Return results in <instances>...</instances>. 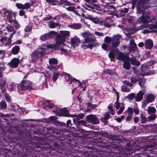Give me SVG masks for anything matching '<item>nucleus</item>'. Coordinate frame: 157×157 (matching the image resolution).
<instances>
[{
	"instance_id": "obj_47",
	"label": "nucleus",
	"mask_w": 157,
	"mask_h": 157,
	"mask_svg": "<svg viewBox=\"0 0 157 157\" xmlns=\"http://www.w3.org/2000/svg\"><path fill=\"white\" fill-rule=\"evenodd\" d=\"M66 9L68 11H74L75 10V7L74 6H69L68 7L66 8Z\"/></svg>"
},
{
	"instance_id": "obj_34",
	"label": "nucleus",
	"mask_w": 157,
	"mask_h": 157,
	"mask_svg": "<svg viewBox=\"0 0 157 157\" xmlns=\"http://www.w3.org/2000/svg\"><path fill=\"white\" fill-rule=\"evenodd\" d=\"M53 82L56 81L59 75V73L54 72L53 73Z\"/></svg>"
},
{
	"instance_id": "obj_37",
	"label": "nucleus",
	"mask_w": 157,
	"mask_h": 157,
	"mask_svg": "<svg viewBox=\"0 0 157 157\" xmlns=\"http://www.w3.org/2000/svg\"><path fill=\"white\" fill-rule=\"evenodd\" d=\"M0 105L3 109H5L7 107L5 101H2L0 103Z\"/></svg>"
},
{
	"instance_id": "obj_61",
	"label": "nucleus",
	"mask_w": 157,
	"mask_h": 157,
	"mask_svg": "<svg viewBox=\"0 0 157 157\" xmlns=\"http://www.w3.org/2000/svg\"><path fill=\"white\" fill-rule=\"evenodd\" d=\"M115 107L117 109H118L120 107V105L118 101H116L115 103Z\"/></svg>"
},
{
	"instance_id": "obj_18",
	"label": "nucleus",
	"mask_w": 157,
	"mask_h": 157,
	"mask_svg": "<svg viewBox=\"0 0 157 157\" xmlns=\"http://www.w3.org/2000/svg\"><path fill=\"white\" fill-rule=\"evenodd\" d=\"M82 26V25L80 23L71 24L68 25V27L71 29H80Z\"/></svg>"
},
{
	"instance_id": "obj_11",
	"label": "nucleus",
	"mask_w": 157,
	"mask_h": 157,
	"mask_svg": "<svg viewBox=\"0 0 157 157\" xmlns=\"http://www.w3.org/2000/svg\"><path fill=\"white\" fill-rule=\"evenodd\" d=\"M61 25L58 23L54 22L53 21H50L48 22V26L50 29H54L57 27L59 29Z\"/></svg>"
},
{
	"instance_id": "obj_46",
	"label": "nucleus",
	"mask_w": 157,
	"mask_h": 157,
	"mask_svg": "<svg viewBox=\"0 0 157 157\" xmlns=\"http://www.w3.org/2000/svg\"><path fill=\"white\" fill-rule=\"evenodd\" d=\"M109 56L111 61H113L114 59L115 54L113 52H110L109 54Z\"/></svg>"
},
{
	"instance_id": "obj_14",
	"label": "nucleus",
	"mask_w": 157,
	"mask_h": 157,
	"mask_svg": "<svg viewBox=\"0 0 157 157\" xmlns=\"http://www.w3.org/2000/svg\"><path fill=\"white\" fill-rule=\"evenodd\" d=\"M144 44L146 48L150 49L153 46V41L151 39H147L145 41Z\"/></svg>"
},
{
	"instance_id": "obj_56",
	"label": "nucleus",
	"mask_w": 157,
	"mask_h": 157,
	"mask_svg": "<svg viewBox=\"0 0 157 157\" xmlns=\"http://www.w3.org/2000/svg\"><path fill=\"white\" fill-rule=\"evenodd\" d=\"M132 117L131 115L128 116L126 118V121H130L132 119Z\"/></svg>"
},
{
	"instance_id": "obj_21",
	"label": "nucleus",
	"mask_w": 157,
	"mask_h": 157,
	"mask_svg": "<svg viewBox=\"0 0 157 157\" xmlns=\"http://www.w3.org/2000/svg\"><path fill=\"white\" fill-rule=\"evenodd\" d=\"M20 49L19 46H16L12 49L11 52L13 55H17L19 52Z\"/></svg>"
},
{
	"instance_id": "obj_35",
	"label": "nucleus",
	"mask_w": 157,
	"mask_h": 157,
	"mask_svg": "<svg viewBox=\"0 0 157 157\" xmlns=\"http://www.w3.org/2000/svg\"><path fill=\"white\" fill-rule=\"evenodd\" d=\"M52 16L49 14L47 15L46 17L43 18V20L44 21H47L49 20H52Z\"/></svg>"
},
{
	"instance_id": "obj_49",
	"label": "nucleus",
	"mask_w": 157,
	"mask_h": 157,
	"mask_svg": "<svg viewBox=\"0 0 157 157\" xmlns=\"http://www.w3.org/2000/svg\"><path fill=\"white\" fill-rule=\"evenodd\" d=\"M108 109H109V112L111 113L112 115H114L115 114V112L113 111L112 106L109 105L108 107Z\"/></svg>"
},
{
	"instance_id": "obj_19",
	"label": "nucleus",
	"mask_w": 157,
	"mask_h": 157,
	"mask_svg": "<svg viewBox=\"0 0 157 157\" xmlns=\"http://www.w3.org/2000/svg\"><path fill=\"white\" fill-rule=\"evenodd\" d=\"M64 75L65 76L64 78L65 79L67 82H69V84L71 83L72 82H73L75 78H72L70 75L65 74Z\"/></svg>"
},
{
	"instance_id": "obj_15",
	"label": "nucleus",
	"mask_w": 157,
	"mask_h": 157,
	"mask_svg": "<svg viewBox=\"0 0 157 157\" xmlns=\"http://www.w3.org/2000/svg\"><path fill=\"white\" fill-rule=\"evenodd\" d=\"M130 8L129 6L128 8H121L119 10L118 13L120 14L121 17L124 16L125 14L128 12L129 11V9Z\"/></svg>"
},
{
	"instance_id": "obj_38",
	"label": "nucleus",
	"mask_w": 157,
	"mask_h": 157,
	"mask_svg": "<svg viewBox=\"0 0 157 157\" xmlns=\"http://www.w3.org/2000/svg\"><path fill=\"white\" fill-rule=\"evenodd\" d=\"M16 6L19 9H24V5L21 3H17L16 4Z\"/></svg>"
},
{
	"instance_id": "obj_8",
	"label": "nucleus",
	"mask_w": 157,
	"mask_h": 157,
	"mask_svg": "<svg viewBox=\"0 0 157 157\" xmlns=\"http://www.w3.org/2000/svg\"><path fill=\"white\" fill-rule=\"evenodd\" d=\"M20 60L19 59L14 58L8 63V65L13 68H16L17 67L20 63Z\"/></svg>"
},
{
	"instance_id": "obj_10",
	"label": "nucleus",
	"mask_w": 157,
	"mask_h": 157,
	"mask_svg": "<svg viewBox=\"0 0 157 157\" xmlns=\"http://www.w3.org/2000/svg\"><path fill=\"white\" fill-rule=\"evenodd\" d=\"M11 42V40L7 37L3 38L0 40V44L2 45L6 46L9 44Z\"/></svg>"
},
{
	"instance_id": "obj_45",
	"label": "nucleus",
	"mask_w": 157,
	"mask_h": 157,
	"mask_svg": "<svg viewBox=\"0 0 157 157\" xmlns=\"http://www.w3.org/2000/svg\"><path fill=\"white\" fill-rule=\"evenodd\" d=\"M157 33V30H151V31H149V30H144L142 32V33L145 34L146 33Z\"/></svg>"
},
{
	"instance_id": "obj_31",
	"label": "nucleus",
	"mask_w": 157,
	"mask_h": 157,
	"mask_svg": "<svg viewBox=\"0 0 157 157\" xmlns=\"http://www.w3.org/2000/svg\"><path fill=\"white\" fill-rule=\"evenodd\" d=\"M138 77L137 75L132 76L131 77L130 80L132 83H135L137 81Z\"/></svg>"
},
{
	"instance_id": "obj_39",
	"label": "nucleus",
	"mask_w": 157,
	"mask_h": 157,
	"mask_svg": "<svg viewBox=\"0 0 157 157\" xmlns=\"http://www.w3.org/2000/svg\"><path fill=\"white\" fill-rule=\"evenodd\" d=\"M112 39L109 36L106 37L104 39L105 42L108 44H109L111 41L112 42Z\"/></svg>"
},
{
	"instance_id": "obj_62",
	"label": "nucleus",
	"mask_w": 157,
	"mask_h": 157,
	"mask_svg": "<svg viewBox=\"0 0 157 157\" xmlns=\"http://www.w3.org/2000/svg\"><path fill=\"white\" fill-rule=\"evenodd\" d=\"M60 15H58L56 16L53 17H52V18L54 20H57L58 21L60 19Z\"/></svg>"
},
{
	"instance_id": "obj_22",
	"label": "nucleus",
	"mask_w": 157,
	"mask_h": 157,
	"mask_svg": "<svg viewBox=\"0 0 157 157\" xmlns=\"http://www.w3.org/2000/svg\"><path fill=\"white\" fill-rule=\"evenodd\" d=\"M46 1L52 6L59 5L58 0H46Z\"/></svg>"
},
{
	"instance_id": "obj_33",
	"label": "nucleus",
	"mask_w": 157,
	"mask_h": 157,
	"mask_svg": "<svg viewBox=\"0 0 157 157\" xmlns=\"http://www.w3.org/2000/svg\"><path fill=\"white\" fill-rule=\"evenodd\" d=\"M140 117L141 118V121L142 123L144 124L147 121L146 118L144 116V115L142 113L140 115Z\"/></svg>"
},
{
	"instance_id": "obj_59",
	"label": "nucleus",
	"mask_w": 157,
	"mask_h": 157,
	"mask_svg": "<svg viewBox=\"0 0 157 157\" xmlns=\"http://www.w3.org/2000/svg\"><path fill=\"white\" fill-rule=\"evenodd\" d=\"M155 71L154 70H151L147 72L146 74L147 75H151L155 74Z\"/></svg>"
},
{
	"instance_id": "obj_40",
	"label": "nucleus",
	"mask_w": 157,
	"mask_h": 157,
	"mask_svg": "<svg viewBox=\"0 0 157 157\" xmlns=\"http://www.w3.org/2000/svg\"><path fill=\"white\" fill-rule=\"evenodd\" d=\"M130 48H134L136 46V44L133 40H131L130 42Z\"/></svg>"
},
{
	"instance_id": "obj_4",
	"label": "nucleus",
	"mask_w": 157,
	"mask_h": 157,
	"mask_svg": "<svg viewBox=\"0 0 157 157\" xmlns=\"http://www.w3.org/2000/svg\"><path fill=\"white\" fill-rule=\"evenodd\" d=\"M18 88L21 90H32V82L29 81L23 80L20 84L18 85Z\"/></svg>"
},
{
	"instance_id": "obj_30",
	"label": "nucleus",
	"mask_w": 157,
	"mask_h": 157,
	"mask_svg": "<svg viewBox=\"0 0 157 157\" xmlns=\"http://www.w3.org/2000/svg\"><path fill=\"white\" fill-rule=\"evenodd\" d=\"M71 40L72 43L74 44H76L79 43L80 41L79 39L77 37H75L72 39Z\"/></svg>"
},
{
	"instance_id": "obj_58",
	"label": "nucleus",
	"mask_w": 157,
	"mask_h": 157,
	"mask_svg": "<svg viewBox=\"0 0 157 157\" xmlns=\"http://www.w3.org/2000/svg\"><path fill=\"white\" fill-rule=\"evenodd\" d=\"M62 112L63 113H65V115H67L69 113V112L66 108H64L62 109Z\"/></svg>"
},
{
	"instance_id": "obj_25",
	"label": "nucleus",
	"mask_w": 157,
	"mask_h": 157,
	"mask_svg": "<svg viewBox=\"0 0 157 157\" xmlns=\"http://www.w3.org/2000/svg\"><path fill=\"white\" fill-rule=\"evenodd\" d=\"M87 18L95 24L99 23V20L98 17H93L92 16H88Z\"/></svg>"
},
{
	"instance_id": "obj_17",
	"label": "nucleus",
	"mask_w": 157,
	"mask_h": 157,
	"mask_svg": "<svg viewBox=\"0 0 157 157\" xmlns=\"http://www.w3.org/2000/svg\"><path fill=\"white\" fill-rule=\"evenodd\" d=\"M155 98V96L153 94H149L146 97V101L147 103H150L153 101Z\"/></svg>"
},
{
	"instance_id": "obj_29",
	"label": "nucleus",
	"mask_w": 157,
	"mask_h": 157,
	"mask_svg": "<svg viewBox=\"0 0 157 157\" xmlns=\"http://www.w3.org/2000/svg\"><path fill=\"white\" fill-rule=\"evenodd\" d=\"M147 110L149 114H151L155 113L156 109L154 107L149 106L147 108Z\"/></svg>"
},
{
	"instance_id": "obj_51",
	"label": "nucleus",
	"mask_w": 157,
	"mask_h": 157,
	"mask_svg": "<svg viewBox=\"0 0 157 157\" xmlns=\"http://www.w3.org/2000/svg\"><path fill=\"white\" fill-rule=\"evenodd\" d=\"M145 83V81L144 80H141L139 83V85L142 87H144V84Z\"/></svg>"
},
{
	"instance_id": "obj_27",
	"label": "nucleus",
	"mask_w": 157,
	"mask_h": 157,
	"mask_svg": "<svg viewBox=\"0 0 157 157\" xmlns=\"http://www.w3.org/2000/svg\"><path fill=\"white\" fill-rule=\"evenodd\" d=\"M48 62L50 65H56L58 63V61L57 59L53 58L49 59Z\"/></svg>"
},
{
	"instance_id": "obj_36",
	"label": "nucleus",
	"mask_w": 157,
	"mask_h": 157,
	"mask_svg": "<svg viewBox=\"0 0 157 157\" xmlns=\"http://www.w3.org/2000/svg\"><path fill=\"white\" fill-rule=\"evenodd\" d=\"M124 67L126 70H128L130 67L129 63L124 62L123 64Z\"/></svg>"
},
{
	"instance_id": "obj_6",
	"label": "nucleus",
	"mask_w": 157,
	"mask_h": 157,
	"mask_svg": "<svg viewBox=\"0 0 157 157\" xmlns=\"http://www.w3.org/2000/svg\"><path fill=\"white\" fill-rule=\"evenodd\" d=\"M86 3H90L91 6H89L88 7L93 9H95L97 10H100L101 9V7L100 6L97 4H94L97 2V0H85Z\"/></svg>"
},
{
	"instance_id": "obj_3",
	"label": "nucleus",
	"mask_w": 157,
	"mask_h": 157,
	"mask_svg": "<svg viewBox=\"0 0 157 157\" xmlns=\"http://www.w3.org/2000/svg\"><path fill=\"white\" fill-rule=\"evenodd\" d=\"M45 48H40L37 49L31 54L32 60L33 62H36L38 59L45 55Z\"/></svg>"
},
{
	"instance_id": "obj_32",
	"label": "nucleus",
	"mask_w": 157,
	"mask_h": 157,
	"mask_svg": "<svg viewBox=\"0 0 157 157\" xmlns=\"http://www.w3.org/2000/svg\"><path fill=\"white\" fill-rule=\"evenodd\" d=\"M122 91L125 92H129L130 91V89L125 85H123L121 87Z\"/></svg>"
},
{
	"instance_id": "obj_20",
	"label": "nucleus",
	"mask_w": 157,
	"mask_h": 157,
	"mask_svg": "<svg viewBox=\"0 0 157 157\" xmlns=\"http://www.w3.org/2000/svg\"><path fill=\"white\" fill-rule=\"evenodd\" d=\"M63 4L65 6H70L73 4L67 0H59V5H62Z\"/></svg>"
},
{
	"instance_id": "obj_12",
	"label": "nucleus",
	"mask_w": 157,
	"mask_h": 157,
	"mask_svg": "<svg viewBox=\"0 0 157 157\" xmlns=\"http://www.w3.org/2000/svg\"><path fill=\"white\" fill-rule=\"evenodd\" d=\"M6 82L5 79H0V89L2 90V93L5 95L6 93L5 91L6 88L5 85Z\"/></svg>"
},
{
	"instance_id": "obj_2",
	"label": "nucleus",
	"mask_w": 157,
	"mask_h": 157,
	"mask_svg": "<svg viewBox=\"0 0 157 157\" xmlns=\"http://www.w3.org/2000/svg\"><path fill=\"white\" fill-rule=\"evenodd\" d=\"M82 35L85 38V41L82 42V45L87 48H91L92 47V43L96 40L95 37L92 36V33L88 32L83 33Z\"/></svg>"
},
{
	"instance_id": "obj_7",
	"label": "nucleus",
	"mask_w": 157,
	"mask_h": 157,
	"mask_svg": "<svg viewBox=\"0 0 157 157\" xmlns=\"http://www.w3.org/2000/svg\"><path fill=\"white\" fill-rule=\"evenodd\" d=\"M4 15L6 17L8 21L12 23L13 21L12 19L13 12L6 8H4Z\"/></svg>"
},
{
	"instance_id": "obj_23",
	"label": "nucleus",
	"mask_w": 157,
	"mask_h": 157,
	"mask_svg": "<svg viewBox=\"0 0 157 157\" xmlns=\"http://www.w3.org/2000/svg\"><path fill=\"white\" fill-rule=\"evenodd\" d=\"M111 43L113 47H117L120 44V42L119 41V40L115 38L114 36V38H113L112 39Z\"/></svg>"
},
{
	"instance_id": "obj_13",
	"label": "nucleus",
	"mask_w": 157,
	"mask_h": 157,
	"mask_svg": "<svg viewBox=\"0 0 157 157\" xmlns=\"http://www.w3.org/2000/svg\"><path fill=\"white\" fill-rule=\"evenodd\" d=\"M116 58L119 60H121L123 61L127 60L128 57L125 56L121 52H118L116 55Z\"/></svg>"
},
{
	"instance_id": "obj_5",
	"label": "nucleus",
	"mask_w": 157,
	"mask_h": 157,
	"mask_svg": "<svg viewBox=\"0 0 157 157\" xmlns=\"http://www.w3.org/2000/svg\"><path fill=\"white\" fill-rule=\"evenodd\" d=\"M86 121L89 122L93 124H97L99 122L98 119L96 115L90 114L86 116Z\"/></svg>"
},
{
	"instance_id": "obj_60",
	"label": "nucleus",
	"mask_w": 157,
	"mask_h": 157,
	"mask_svg": "<svg viewBox=\"0 0 157 157\" xmlns=\"http://www.w3.org/2000/svg\"><path fill=\"white\" fill-rule=\"evenodd\" d=\"M50 64V65L48 66L47 68L51 71L54 70V66Z\"/></svg>"
},
{
	"instance_id": "obj_16",
	"label": "nucleus",
	"mask_w": 157,
	"mask_h": 157,
	"mask_svg": "<svg viewBox=\"0 0 157 157\" xmlns=\"http://www.w3.org/2000/svg\"><path fill=\"white\" fill-rule=\"evenodd\" d=\"M144 93L141 91H139L137 93L136 96H135V99L136 101H141L143 98Z\"/></svg>"
},
{
	"instance_id": "obj_55",
	"label": "nucleus",
	"mask_w": 157,
	"mask_h": 157,
	"mask_svg": "<svg viewBox=\"0 0 157 157\" xmlns=\"http://www.w3.org/2000/svg\"><path fill=\"white\" fill-rule=\"evenodd\" d=\"M73 82H75V84L78 85V86H81V83L79 81L75 78Z\"/></svg>"
},
{
	"instance_id": "obj_43",
	"label": "nucleus",
	"mask_w": 157,
	"mask_h": 157,
	"mask_svg": "<svg viewBox=\"0 0 157 157\" xmlns=\"http://www.w3.org/2000/svg\"><path fill=\"white\" fill-rule=\"evenodd\" d=\"M100 25L101 26H104L106 27H111V25L108 23H105V22H102L100 23Z\"/></svg>"
},
{
	"instance_id": "obj_24",
	"label": "nucleus",
	"mask_w": 157,
	"mask_h": 157,
	"mask_svg": "<svg viewBox=\"0 0 157 157\" xmlns=\"http://www.w3.org/2000/svg\"><path fill=\"white\" fill-rule=\"evenodd\" d=\"M130 61L131 62V64L133 65H135L138 66L140 64V62L139 61L137 60L135 58H133L131 59Z\"/></svg>"
},
{
	"instance_id": "obj_44",
	"label": "nucleus",
	"mask_w": 157,
	"mask_h": 157,
	"mask_svg": "<svg viewBox=\"0 0 157 157\" xmlns=\"http://www.w3.org/2000/svg\"><path fill=\"white\" fill-rule=\"evenodd\" d=\"M156 117V115L155 114H153L148 117V118L150 120L153 121Z\"/></svg>"
},
{
	"instance_id": "obj_50",
	"label": "nucleus",
	"mask_w": 157,
	"mask_h": 157,
	"mask_svg": "<svg viewBox=\"0 0 157 157\" xmlns=\"http://www.w3.org/2000/svg\"><path fill=\"white\" fill-rule=\"evenodd\" d=\"M5 69V68L3 65L0 66V78L2 77V71Z\"/></svg>"
},
{
	"instance_id": "obj_57",
	"label": "nucleus",
	"mask_w": 157,
	"mask_h": 157,
	"mask_svg": "<svg viewBox=\"0 0 157 157\" xmlns=\"http://www.w3.org/2000/svg\"><path fill=\"white\" fill-rule=\"evenodd\" d=\"M124 106H122L121 108L120 109L117 111V113L118 114H120L124 110Z\"/></svg>"
},
{
	"instance_id": "obj_54",
	"label": "nucleus",
	"mask_w": 157,
	"mask_h": 157,
	"mask_svg": "<svg viewBox=\"0 0 157 157\" xmlns=\"http://www.w3.org/2000/svg\"><path fill=\"white\" fill-rule=\"evenodd\" d=\"M149 28L151 29H157V21L154 25L152 24L151 26H150Z\"/></svg>"
},
{
	"instance_id": "obj_52",
	"label": "nucleus",
	"mask_w": 157,
	"mask_h": 157,
	"mask_svg": "<svg viewBox=\"0 0 157 157\" xmlns=\"http://www.w3.org/2000/svg\"><path fill=\"white\" fill-rule=\"evenodd\" d=\"M40 40H45L48 38V36L47 34H44L42 35L40 38Z\"/></svg>"
},
{
	"instance_id": "obj_9",
	"label": "nucleus",
	"mask_w": 157,
	"mask_h": 157,
	"mask_svg": "<svg viewBox=\"0 0 157 157\" xmlns=\"http://www.w3.org/2000/svg\"><path fill=\"white\" fill-rule=\"evenodd\" d=\"M151 21L150 17L148 16L142 17L141 19V22L143 24L142 25V27L144 28H147L148 22Z\"/></svg>"
},
{
	"instance_id": "obj_26",
	"label": "nucleus",
	"mask_w": 157,
	"mask_h": 157,
	"mask_svg": "<svg viewBox=\"0 0 157 157\" xmlns=\"http://www.w3.org/2000/svg\"><path fill=\"white\" fill-rule=\"evenodd\" d=\"M110 116L109 112L106 113L103 117L101 118V121L103 122H105L106 120L109 119L110 118Z\"/></svg>"
},
{
	"instance_id": "obj_42",
	"label": "nucleus",
	"mask_w": 157,
	"mask_h": 157,
	"mask_svg": "<svg viewBox=\"0 0 157 157\" xmlns=\"http://www.w3.org/2000/svg\"><path fill=\"white\" fill-rule=\"evenodd\" d=\"M135 97V94L133 93L129 94L127 97V98L130 100L133 99Z\"/></svg>"
},
{
	"instance_id": "obj_53",
	"label": "nucleus",
	"mask_w": 157,
	"mask_h": 157,
	"mask_svg": "<svg viewBox=\"0 0 157 157\" xmlns=\"http://www.w3.org/2000/svg\"><path fill=\"white\" fill-rule=\"evenodd\" d=\"M67 16L68 15L66 13H63L60 15V18L62 17L63 19H65L67 18Z\"/></svg>"
},
{
	"instance_id": "obj_41",
	"label": "nucleus",
	"mask_w": 157,
	"mask_h": 157,
	"mask_svg": "<svg viewBox=\"0 0 157 157\" xmlns=\"http://www.w3.org/2000/svg\"><path fill=\"white\" fill-rule=\"evenodd\" d=\"M84 116V115L82 114H79L75 116L76 117L73 119L74 120H78L82 119Z\"/></svg>"
},
{
	"instance_id": "obj_64",
	"label": "nucleus",
	"mask_w": 157,
	"mask_h": 157,
	"mask_svg": "<svg viewBox=\"0 0 157 157\" xmlns=\"http://www.w3.org/2000/svg\"><path fill=\"white\" fill-rule=\"evenodd\" d=\"M25 13V12L23 10H21L19 11V15L20 16H23V15H24Z\"/></svg>"
},
{
	"instance_id": "obj_48",
	"label": "nucleus",
	"mask_w": 157,
	"mask_h": 157,
	"mask_svg": "<svg viewBox=\"0 0 157 157\" xmlns=\"http://www.w3.org/2000/svg\"><path fill=\"white\" fill-rule=\"evenodd\" d=\"M127 113L129 115H132L133 113V110L132 108L129 107L127 111Z\"/></svg>"
},
{
	"instance_id": "obj_1",
	"label": "nucleus",
	"mask_w": 157,
	"mask_h": 157,
	"mask_svg": "<svg viewBox=\"0 0 157 157\" xmlns=\"http://www.w3.org/2000/svg\"><path fill=\"white\" fill-rule=\"evenodd\" d=\"M60 33L62 35H57L56 37V44H52L46 46L47 48H52L55 50L61 49L62 51L64 50L63 48L64 45V42L66 39V37L69 36L70 35L69 32L67 31L61 30L60 31Z\"/></svg>"
},
{
	"instance_id": "obj_28",
	"label": "nucleus",
	"mask_w": 157,
	"mask_h": 157,
	"mask_svg": "<svg viewBox=\"0 0 157 157\" xmlns=\"http://www.w3.org/2000/svg\"><path fill=\"white\" fill-rule=\"evenodd\" d=\"M31 2H32L31 3L29 2H26L24 5V9L27 10L29 9L31 6L33 5L34 3L33 1H31Z\"/></svg>"
},
{
	"instance_id": "obj_63",
	"label": "nucleus",
	"mask_w": 157,
	"mask_h": 157,
	"mask_svg": "<svg viewBox=\"0 0 157 157\" xmlns=\"http://www.w3.org/2000/svg\"><path fill=\"white\" fill-rule=\"evenodd\" d=\"M102 48L105 50H106L108 48V46L105 44L104 43L102 45Z\"/></svg>"
}]
</instances>
